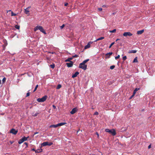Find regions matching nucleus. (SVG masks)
<instances>
[{
  "instance_id": "nucleus-1",
  "label": "nucleus",
  "mask_w": 155,
  "mask_h": 155,
  "mask_svg": "<svg viewBox=\"0 0 155 155\" xmlns=\"http://www.w3.org/2000/svg\"><path fill=\"white\" fill-rule=\"evenodd\" d=\"M38 30H40L41 32H42L44 34H46V32L43 29V28L41 26H37L34 28L35 31H36Z\"/></svg>"
},
{
  "instance_id": "nucleus-2",
  "label": "nucleus",
  "mask_w": 155,
  "mask_h": 155,
  "mask_svg": "<svg viewBox=\"0 0 155 155\" xmlns=\"http://www.w3.org/2000/svg\"><path fill=\"white\" fill-rule=\"evenodd\" d=\"M47 97V96H45L41 98H38L37 99V101L39 102H43L46 100Z\"/></svg>"
},
{
  "instance_id": "nucleus-3",
  "label": "nucleus",
  "mask_w": 155,
  "mask_h": 155,
  "mask_svg": "<svg viewBox=\"0 0 155 155\" xmlns=\"http://www.w3.org/2000/svg\"><path fill=\"white\" fill-rule=\"evenodd\" d=\"M87 65L82 63H80L79 66V68H81L84 70L87 69Z\"/></svg>"
},
{
  "instance_id": "nucleus-4",
  "label": "nucleus",
  "mask_w": 155,
  "mask_h": 155,
  "mask_svg": "<svg viewBox=\"0 0 155 155\" xmlns=\"http://www.w3.org/2000/svg\"><path fill=\"white\" fill-rule=\"evenodd\" d=\"M29 137V136L27 137H23L20 140L18 141V143L20 144L23 142L24 141H26L27 140L28 138Z\"/></svg>"
},
{
  "instance_id": "nucleus-5",
  "label": "nucleus",
  "mask_w": 155,
  "mask_h": 155,
  "mask_svg": "<svg viewBox=\"0 0 155 155\" xmlns=\"http://www.w3.org/2000/svg\"><path fill=\"white\" fill-rule=\"evenodd\" d=\"M78 110V109L77 107H75L73 108L70 112V113L72 114H73L77 112Z\"/></svg>"
},
{
  "instance_id": "nucleus-6",
  "label": "nucleus",
  "mask_w": 155,
  "mask_h": 155,
  "mask_svg": "<svg viewBox=\"0 0 155 155\" xmlns=\"http://www.w3.org/2000/svg\"><path fill=\"white\" fill-rule=\"evenodd\" d=\"M109 133L111 134L113 136H115L116 134V131L114 129H112L110 130Z\"/></svg>"
},
{
  "instance_id": "nucleus-7",
  "label": "nucleus",
  "mask_w": 155,
  "mask_h": 155,
  "mask_svg": "<svg viewBox=\"0 0 155 155\" xmlns=\"http://www.w3.org/2000/svg\"><path fill=\"white\" fill-rule=\"evenodd\" d=\"M133 34L130 32H125L124 33L123 35L125 37H127V36H131Z\"/></svg>"
},
{
  "instance_id": "nucleus-8",
  "label": "nucleus",
  "mask_w": 155,
  "mask_h": 155,
  "mask_svg": "<svg viewBox=\"0 0 155 155\" xmlns=\"http://www.w3.org/2000/svg\"><path fill=\"white\" fill-rule=\"evenodd\" d=\"M18 131V130H15V129L12 128L11 129L10 132L13 134L15 135L17 134Z\"/></svg>"
},
{
  "instance_id": "nucleus-9",
  "label": "nucleus",
  "mask_w": 155,
  "mask_h": 155,
  "mask_svg": "<svg viewBox=\"0 0 155 155\" xmlns=\"http://www.w3.org/2000/svg\"><path fill=\"white\" fill-rule=\"evenodd\" d=\"M73 62L72 61H70L69 63H67L66 64L67 66L68 67H71L73 66Z\"/></svg>"
},
{
  "instance_id": "nucleus-10",
  "label": "nucleus",
  "mask_w": 155,
  "mask_h": 155,
  "mask_svg": "<svg viewBox=\"0 0 155 155\" xmlns=\"http://www.w3.org/2000/svg\"><path fill=\"white\" fill-rule=\"evenodd\" d=\"M31 8V7H28L27 8H26V9H25V13L26 14H28L29 13V8Z\"/></svg>"
},
{
  "instance_id": "nucleus-11",
  "label": "nucleus",
  "mask_w": 155,
  "mask_h": 155,
  "mask_svg": "<svg viewBox=\"0 0 155 155\" xmlns=\"http://www.w3.org/2000/svg\"><path fill=\"white\" fill-rule=\"evenodd\" d=\"M48 145V142H44L41 143V148L43 146H45Z\"/></svg>"
},
{
  "instance_id": "nucleus-12",
  "label": "nucleus",
  "mask_w": 155,
  "mask_h": 155,
  "mask_svg": "<svg viewBox=\"0 0 155 155\" xmlns=\"http://www.w3.org/2000/svg\"><path fill=\"white\" fill-rule=\"evenodd\" d=\"M79 74V72L78 71L76 72L72 76V78H74L76 77L77 75Z\"/></svg>"
},
{
  "instance_id": "nucleus-13",
  "label": "nucleus",
  "mask_w": 155,
  "mask_h": 155,
  "mask_svg": "<svg viewBox=\"0 0 155 155\" xmlns=\"http://www.w3.org/2000/svg\"><path fill=\"white\" fill-rule=\"evenodd\" d=\"M90 43H92V42H90L88 43L85 46L84 48L85 49H87V48H88L90 47Z\"/></svg>"
},
{
  "instance_id": "nucleus-14",
  "label": "nucleus",
  "mask_w": 155,
  "mask_h": 155,
  "mask_svg": "<svg viewBox=\"0 0 155 155\" xmlns=\"http://www.w3.org/2000/svg\"><path fill=\"white\" fill-rule=\"evenodd\" d=\"M144 31V30H142L140 31H137V34L138 35H140L142 34Z\"/></svg>"
},
{
  "instance_id": "nucleus-15",
  "label": "nucleus",
  "mask_w": 155,
  "mask_h": 155,
  "mask_svg": "<svg viewBox=\"0 0 155 155\" xmlns=\"http://www.w3.org/2000/svg\"><path fill=\"white\" fill-rule=\"evenodd\" d=\"M72 59H73V58H72V57L68 58L67 59H66V60H65V62H66L69 61L70 62V61H71V60Z\"/></svg>"
},
{
  "instance_id": "nucleus-16",
  "label": "nucleus",
  "mask_w": 155,
  "mask_h": 155,
  "mask_svg": "<svg viewBox=\"0 0 155 155\" xmlns=\"http://www.w3.org/2000/svg\"><path fill=\"white\" fill-rule=\"evenodd\" d=\"M42 149L41 148L35 150V153H39L42 152Z\"/></svg>"
},
{
  "instance_id": "nucleus-17",
  "label": "nucleus",
  "mask_w": 155,
  "mask_h": 155,
  "mask_svg": "<svg viewBox=\"0 0 155 155\" xmlns=\"http://www.w3.org/2000/svg\"><path fill=\"white\" fill-rule=\"evenodd\" d=\"M112 54H113V52H109V53H107L105 55L107 56H107V57L108 58H110L109 56L112 55Z\"/></svg>"
},
{
  "instance_id": "nucleus-18",
  "label": "nucleus",
  "mask_w": 155,
  "mask_h": 155,
  "mask_svg": "<svg viewBox=\"0 0 155 155\" xmlns=\"http://www.w3.org/2000/svg\"><path fill=\"white\" fill-rule=\"evenodd\" d=\"M58 124H55V125H51L50 126V127H54V128H56V127H58Z\"/></svg>"
},
{
  "instance_id": "nucleus-19",
  "label": "nucleus",
  "mask_w": 155,
  "mask_h": 155,
  "mask_svg": "<svg viewBox=\"0 0 155 155\" xmlns=\"http://www.w3.org/2000/svg\"><path fill=\"white\" fill-rule=\"evenodd\" d=\"M137 52V51L136 50H132L131 51H129V53H136Z\"/></svg>"
},
{
  "instance_id": "nucleus-20",
  "label": "nucleus",
  "mask_w": 155,
  "mask_h": 155,
  "mask_svg": "<svg viewBox=\"0 0 155 155\" xmlns=\"http://www.w3.org/2000/svg\"><path fill=\"white\" fill-rule=\"evenodd\" d=\"M104 38V37H101L97 39H96L95 41H94L96 42L98 41L102 40Z\"/></svg>"
},
{
  "instance_id": "nucleus-21",
  "label": "nucleus",
  "mask_w": 155,
  "mask_h": 155,
  "mask_svg": "<svg viewBox=\"0 0 155 155\" xmlns=\"http://www.w3.org/2000/svg\"><path fill=\"white\" fill-rule=\"evenodd\" d=\"M66 124V123H60L58 124V126H60L62 125H65Z\"/></svg>"
},
{
  "instance_id": "nucleus-22",
  "label": "nucleus",
  "mask_w": 155,
  "mask_h": 155,
  "mask_svg": "<svg viewBox=\"0 0 155 155\" xmlns=\"http://www.w3.org/2000/svg\"><path fill=\"white\" fill-rule=\"evenodd\" d=\"M140 89L139 88H136L134 91V94H135L137 91Z\"/></svg>"
},
{
  "instance_id": "nucleus-23",
  "label": "nucleus",
  "mask_w": 155,
  "mask_h": 155,
  "mask_svg": "<svg viewBox=\"0 0 155 155\" xmlns=\"http://www.w3.org/2000/svg\"><path fill=\"white\" fill-rule=\"evenodd\" d=\"M39 114V113H38V112H36V113H35V114L34 113H33L32 114V116L34 117H36V116H37L38 114Z\"/></svg>"
},
{
  "instance_id": "nucleus-24",
  "label": "nucleus",
  "mask_w": 155,
  "mask_h": 155,
  "mask_svg": "<svg viewBox=\"0 0 155 155\" xmlns=\"http://www.w3.org/2000/svg\"><path fill=\"white\" fill-rule=\"evenodd\" d=\"M137 62V57H136L134 59V61H133V63H134V62Z\"/></svg>"
},
{
  "instance_id": "nucleus-25",
  "label": "nucleus",
  "mask_w": 155,
  "mask_h": 155,
  "mask_svg": "<svg viewBox=\"0 0 155 155\" xmlns=\"http://www.w3.org/2000/svg\"><path fill=\"white\" fill-rule=\"evenodd\" d=\"M89 60V59H87L84 60L82 63L85 64L88 62Z\"/></svg>"
},
{
  "instance_id": "nucleus-26",
  "label": "nucleus",
  "mask_w": 155,
  "mask_h": 155,
  "mask_svg": "<svg viewBox=\"0 0 155 155\" xmlns=\"http://www.w3.org/2000/svg\"><path fill=\"white\" fill-rule=\"evenodd\" d=\"M61 87V85L60 84H59L57 86V87H56V89H59Z\"/></svg>"
},
{
  "instance_id": "nucleus-27",
  "label": "nucleus",
  "mask_w": 155,
  "mask_h": 155,
  "mask_svg": "<svg viewBox=\"0 0 155 155\" xmlns=\"http://www.w3.org/2000/svg\"><path fill=\"white\" fill-rule=\"evenodd\" d=\"M15 28L18 29H19L20 28V26L18 25H16L15 26Z\"/></svg>"
},
{
  "instance_id": "nucleus-28",
  "label": "nucleus",
  "mask_w": 155,
  "mask_h": 155,
  "mask_svg": "<svg viewBox=\"0 0 155 155\" xmlns=\"http://www.w3.org/2000/svg\"><path fill=\"white\" fill-rule=\"evenodd\" d=\"M116 29H114V30H113L110 31H109V32L110 33H113L115 32H116Z\"/></svg>"
},
{
  "instance_id": "nucleus-29",
  "label": "nucleus",
  "mask_w": 155,
  "mask_h": 155,
  "mask_svg": "<svg viewBox=\"0 0 155 155\" xmlns=\"http://www.w3.org/2000/svg\"><path fill=\"white\" fill-rule=\"evenodd\" d=\"M50 67L53 69L54 68V67H55V64H51L50 65Z\"/></svg>"
},
{
  "instance_id": "nucleus-30",
  "label": "nucleus",
  "mask_w": 155,
  "mask_h": 155,
  "mask_svg": "<svg viewBox=\"0 0 155 155\" xmlns=\"http://www.w3.org/2000/svg\"><path fill=\"white\" fill-rule=\"evenodd\" d=\"M115 65H112L110 66V69L111 70H112V69H114L115 68Z\"/></svg>"
},
{
  "instance_id": "nucleus-31",
  "label": "nucleus",
  "mask_w": 155,
  "mask_h": 155,
  "mask_svg": "<svg viewBox=\"0 0 155 155\" xmlns=\"http://www.w3.org/2000/svg\"><path fill=\"white\" fill-rule=\"evenodd\" d=\"M16 14L14 13H13V12H11V16H15L16 15Z\"/></svg>"
},
{
  "instance_id": "nucleus-32",
  "label": "nucleus",
  "mask_w": 155,
  "mask_h": 155,
  "mask_svg": "<svg viewBox=\"0 0 155 155\" xmlns=\"http://www.w3.org/2000/svg\"><path fill=\"white\" fill-rule=\"evenodd\" d=\"M38 84H37L36 86L35 87V89H34V90L33 91L34 92L36 90H37V88L38 87Z\"/></svg>"
},
{
  "instance_id": "nucleus-33",
  "label": "nucleus",
  "mask_w": 155,
  "mask_h": 155,
  "mask_svg": "<svg viewBox=\"0 0 155 155\" xmlns=\"http://www.w3.org/2000/svg\"><path fill=\"white\" fill-rule=\"evenodd\" d=\"M114 42H112V43L110 45V46H109V48H110L111 47H112V46L113 45H114Z\"/></svg>"
},
{
  "instance_id": "nucleus-34",
  "label": "nucleus",
  "mask_w": 155,
  "mask_h": 155,
  "mask_svg": "<svg viewBox=\"0 0 155 155\" xmlns=\"http://www.w3.org/2000/svg\"><path fill=\"white\" fill-rule=\"evenodd\" d=\"M110 130L108 129H106L105 130V131L106 132H108V133H109L110 131Z\"/></svg>"
},
{
  "instance_id": "nucleus-35",
  "label": "nucleus",
  "mask_w": 155,
  "mask_h": 155,
  "mask_svg": "<svg viewBox=\"0 0 155 155\" xmlns=\"http://www.w3.org/2000/svg\"><path fill=\"white\" fill-rule=\"evenodd\" d=\"M53 144V143L52 142H48V145L49 146H50L52 145Z\"/></svg>"
},
{
  "instance_id": "nucleus-36",
  "label": "nucleus",
  "mask_w": 155,
  "mask_h": 155,
  "mask_svg": "<svg viewBox=\"0 0 155 155\" xmlns=\"http://www.w3.org/2000/svg\"><path fill=\"white\" fill-rule=\"evenodd\" d=\"M127 58L126 56H125L123 57V59L124 61L126 60Z\"/></svg>"
},
{
  "instance_id": "nucleus-37",
  "label": "nucleus",
  "mask_w": 155,
  "mask_h": 155,
  "mask_svg": "<svg viewBox=\"0 0 155 155\" xmlns=\"http://www.w3.org/2000/svg\"><path fill=\"white\" fill-rule=\"evenodd\" d=\"M98 114H99V113H98V112H97V111H96V112H95L94 113V115H98Z\"/></svg>"
},
{
  "instance_id": "nucleus-38",
  "label": "nucleus",
  "mask_w": 155,
  "mask_h": 155,
  "mask_svg": "<svg viewBox=\"0 0 155 155\" xmlns=\"http://www.w3.org/2000/svg\"><path fill=\"white\" fill-rule=\"evenodd\" d=\"M4 42V44L5 45H5V46H6L7 45H8V43H7V42L6 41H5Z\"/></svg>"
},
{
  "instance_id": "nucleus-39",
  "label": "nucleus",
  "mask_w": 155,
  "mask_h": 155,
  "mask_svg": "<svg viewBox=\"0 0 155 155\" xmlns=\"http://www.w3.org/2000/svg\"><path fill=\"white\" fill-rule=\"evenodd\" d=\"M78 57V56L77 55L75 54L74 55H73L72 56V58H77Z\"/></svg>"
},
{
  "instance_id": "nucleus-40",
  "label": "nucleus",
  "mask_w": 155,
  "mask_h": 155,
  "mask_svg": "<svg viewBox=\"0 0 155 155\" xmlns=\"http://www.w3.org/2000/svg\"><path fill=\"white\" fill-rule=\"evenodd\" d=\"M120 57V55H118L117 56L115 57V59L116 60H117V59L119 58Z\"/></svg>"
},
{
  "instance_id": "nucleus-41",
  "label": "nucleus",
  "mask_w": 155,
  "mask_h": 155,
  "mask_svg": "<svg viewBox=\"0 0 155 155\" xmlns=\"http://www.w3.org/2000/svg\"><path fill=\"white\" fill-rule=\"evenodd\" d=\"M64 26H65V25L64 24L62 25L60 27L61 28V29H62L63 28H64Z\"/></svg>"
},
{
  "instance_id": "nucleus-42",
  "label": "nucleus",
  "mask_w": 155,
  "mask_h": 155,
  "mask_svg": "<svg viewBox=\"0 0 155 155\" xmlns=\"http://www.w3.org/2000/svg\"><path fill=\"white\" fill-rule=\"evenodd\" d=\"M30 95V93L28 92L26 94V97L29 96Z\"/></svg>"
},
{
  "instance_id": "nucleus-43",
  "label": "nucleus",
  "mask_w": 155,
  "mask_h": 155,
  "mask_svg": "<svg viewBox=\"0 0 155 155\" xmlns=\"http://www.w3.org/2000/svg\"><path fill=\"white\" fill-rule=\"evenodd\" d=\"M98 10L99 11L101 12L102 11V8H98Z\"/></svg>"
},
{
  "instance_id": "nucleus-44",
  "label": "nucleus",
  "mask_w": 155,
  "mask_h": 155,
  "mask_svg": "<svg viewBox=\"0 0 155 155\" xmlns=\"http://www.w3.org/2000/svg\"><path fill=\"white\" fill-rule=\"evenodd\" d=\"M6 80V78H3L2 79V81L3 82H4Z\"/></svg>"
},
{
  "instance_id": "nucleus-45",
  "label": "nucleus",
  "mask_w": 155,
  "mask_h": 155,
  "mask_svg": "<svg viewBox=\"0 0 155 155\" xmlns=\"http://www.w3.org/2000/svg\"><path fill=\"white\" fill-rule=\"evenodd\" d=\"M135 94H134V93H133V94L130 97V99H131L132 98V97L134 96Z\"/></svg>"
},
{
  "instance_id": "nucleus-46",
  "label": "nucleus",
  "mask_w": 155,
  "mask_h": 155,
  "mask_svg": "<svg viewBox=\"0 0 155 155\" xmlns=\"http://www.w3.org/2000/svg\"><path fill=\"white\" fill-rule=\"evenodd\" d=\"M24 144H25L26 145V147H27L28 146V143L26 142H25L24 143Z\"/></svg>"
},
{
  "instance_id": "nucleus-47",
  "label": "nucleus",
  "mask_w": 155,
  "mask_h": 155,
  "mask_svg": "<svg viewBox=\"0 0 155 155\" xmlns=\"http://www.w3.org/2000/svg\"><path fill=\"white\" fill-rule=\"evenodd\" d=\"M38 133H39L38 132H36L35 133L33 134V136H34L35 135V134H38Z\"/></svg>"
},
{
  "instance_id": "nucleus-48",
  "label": "nucleus",
  "mask_w": 155,
  "mask_h": 155,
  "mask_svg": "<svg viewBox=\"0 0 155 155\" xmlns=\"http://www.w3.org/2000/svg\"><path fill=\"white\" fill-rule=\"evenodd\" d=\"M68 5V3H66L64 4V6H67Z\"/></svg>"
},
{
  "instance_id": "nucleus-49",
  "label": "nucleus",
  "mask_w": 155,
  "mask_h": 155,
  "mask_svg": "<svg viewBox=\"0 0 155 155\" xmlns=\"http://www.w3.org/2000/svg\"><path fill=\"white\" fill-rule=\"evenodd\" d=\"M52 107L54 109H55L56 108V106L54 105H53Z\"/></svg>"
},
{
  "instance_id": "nucleus-50",
  "label": "nucleus",
  "mask_w": 155,
  "mask_h": 155,
  "mask_svg": "<svg viewBox=\"0 0 155 155\" xmlns=\"http://www.w3.org/2000/svg\"><path fill=\"white\" fill-rule=\"evenodd\" d=\"M3 46L4 47V48H3V49L4 50H5L6 46H5V45H3Z\"/></svg>"
},
{
  "instance_id": "nucleus-51",
  "label": "nucleus",
  "mask_w": 155,
  "mask_h": 155,
  "mask_svg": "<svg viewBox=\"0 0 155 155\" xmlns=\"http://www.w3.org/2000/svg\"><path fill=\"white\" fill-rule=\"evenodd\" d=\"M96 134L97 135L98 137L99 136V135L98 133L97 132H96Z\"/></svg>"
},
{
  "instance_id": "nucleus-52",
  "label": "nucleus",
  "mask_w": 155,
  "mask_h": 155,
  "mask_svg": "<svg viewBox=\"0 0 155 155\" xmlns=\"http://www.w3.org/2000/svg\"><path fill=\"white\" fill-rule=\"evenodd\" d=\"M151 145H150L148 146V148L149 149H150V148H151Z\"/></svg>"
},
{
  "instance_id": "nucleus-53",
  "label": "nucleus",
  "mask_w": 155,
  "mask_h": 155,
  "mask_svg": "<svg viewBox=\"0 0 155 155\" xmlns=\"http://www.w3.org/2000/svg\"><path fill=\"white\" fill-rule=\"evenodd\" d=\"M31 150L33 151H35V152L36 150L34 148L32 149Z\"/></svg>"
},
{
  "instance_id": "nucleus-54",
  "label": "nucleus",
  "mask_w": 155,
  "mask_h": 155,
  "mask_svg": "<svg viewBox=\"0 0 155 155\" xmlns=\"http://www.w3.org/2000/svg\"><path fill=\"white\" fill-rule=\"evenodd\" d=\"M106 6L105 5H104L102 6V7H106Z\"/></svg>"
},
{
  "instance_id": "nucleus-55",
  "label": "nucleus",
  "mask_w": 155,
  "mask_h": 155,
  "mask_svg": "<svg viewBox=\"0 0 155 155\" xmlns=\"http://www.w3.org/2000/svg\"><path fill=\"white\" fill-rule=\"evenodd\" d=\"M120 39H117L116 40V41H118V40H120Z\"/></svg>"
},
{
  "instance_id": "nucleus-56",
  "label": "nucleus",
  "mask_w": 155,
  "mask_h": 155,
  "mask_svg": "<svg viewBox=\"0 0 155 155\" xmlns=\"http://www.w3.org/2000/svg\"><path fill=\"white\" fill-rule=\"evenodd\" d=\"M1 80L0 79V84H1Z\"/></svg>"
}]
</instances>
